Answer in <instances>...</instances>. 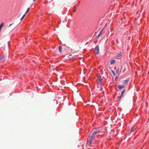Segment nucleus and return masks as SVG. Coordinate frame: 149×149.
Listing matches in <instances>:
<instances>
[{
  "label": "nucleus",
  "instance_id": "11",
  "mask_svg": "<svg viewBox=\"0 0 149 149\" xmlns=\"http://www.w3.org/2000/svg\"><path fill=\"white\" fill-rule=\"evenodd\" d=\"M62 49V48L61 46H59L58 47V49L60 52H61V50Z\"/></svg>",
  "mask_w": 149,
  "mask_h": 149
},
{
  "label": "nucleus",
  "instance_id": "4",
  "mask_svg": "<svg viewBox=\"0 0 149 149\" xmlns=\"http://www.w3.org/2000/svg\"><path fill=\"white\" fill-rule=\"evenodd\" d=\"M95 135H93V133H92V135L91 136L90 138L89 143L90 145H91V143L93 141V139L94 136Z\"/></svg>",
  "mask_w": 149,
  "mask_h": 149
},
{
  "label": "nucleus",
  "instance_id": "6",
  "mask_svg": "<svg viewBox=\"0 0 149 149\" xmlns=\"http://www.w3.org/2000/svg\"><path fill=\"white\" fill-rule=\"evenodd\" d=\"M98 83L100 85H101V76L99 75L98 76V79L97 80Z\"/></svg>",
  "mask_w": 149,
  "mask_h": 149
},
{
  "label": "nucleus",
  "instance_id": "12",
  "mask_svg": "<svg viewBox=\"0 0 149 149\" xmlns=\"http://www.w3.org/2000/svg\"><path fill=\"white\" fill-rule=\"evenodd\" d=\"M101 34H102L101 33H100L99 32V33L98 35V36L96 37V39H97L98 38L100 37V35H101Z\"/></svg>",
  "mask_w": 149,
  "mask_h": 149
},
{
  "label": "nucleus",
  "instance_id": "21",
  "mask_svg": "<svg viewBox=\"0 0 149 149\" xmlns=\"http://www.w3.org/2000/svg\"><path fill=\"white\" fill-rule=\"evenodd\" d=\"M76 9L77 8H76V9L74 10V11H73V12L74 13L76 11Z\"/></svg>",
  "mask_w": 149,
  "mask_h": 149
},
{
  "label": "nucleus",
  "instance_id": "10",
  "mask_svg": "<svg viewBox=\"0 0 149 149\" xmlns=\"http://www.w3.org/2000/svg\"><path fill=\"white\" fill-rule=\"evenodd\" d=\"M128 79H127L124 80V83L125 84H127L128 83Z\"/></svg>",
  "mask_w": 149,
  "mask_h": 149
},
{
  "label": "nucleus",
  "instance_id": "1",
  "mask_svg": "<svg viewBox=\"0 0 149 149\" xmlns=\"http://www.w3.org/2000/svg\"><path fill=\"white\" fill-rule=\"evenodd\" d=\"M15 25H14L13 23H12L9 25L8 29L9 31H12L15 29Z\"/></svg>",
  "mask_w": 149,
  "mask_h": 149
},
{
  "label": "nucleus",
  "instance_id": "8",
  "mask_svg": "<svg viewBox=\"0 0 149 149\" xmlns=\"http://www.w3.org/2000/svg\"><path fill=\"white\" fill-rule=\"evenodd\" d=\"M124 86H121V85H119L118 86V88L120 89H121L122 88H123L124 87Z\"/></svg>",
  "mask_w": 149,
  "mask_h": 149
},
{
  "label": "nucleus",
  "instance_id": "9",
  "mask_svg": "<svg viewBox=\"0 0 149 149\" xmlns=\"http://www.w3.org/2000/svg\"><path fill=\"white\" fill-rule=\"evenodd\" d=\"M4 55H2V56H0V61L3 59L4 58Z\"/></svg>",
  "mask_w": 149,
  "mask_h": 149
},
{
  "label": "nucleus",
  "instance_id": "7",
  "mask_svg": "<svg viewBox=\"0 0 149 149\" xmlns=\"http://www.w3.org/2000/svg\"><path fill=\"white\" fill-rule=\"evenodd\" d=\"M115 62V60H112L110 61V63L111 64L114 63Z\"/></svg>",
  "mask_w": 149,
  "mask_h": 149
},
{
  "label": "nucleus",
  "instance_id": "2",
  "mask_svg": "<svg viewBox=\"0 0 149 149\" xmlns=\"http://www.w3.org/2000/svg\"><path fill=\"white\" fill-rule=\"evenodd\" d=\"M94 52L96 54H99V48L98 45H97L95 48Z\"/></svg>",
  "mask_w": 149,
  "mask_h": 149
},
{
  "label": "nucleus",
  "instance_id": "15",
  "mask_svg": "<svg viewBox=\"0 0 149 149\" xmlns=\"http://www.w3.org/2000/svg\"><path fill=\"white\" fill-rule=\"evenodd\" d=\"M30 10V8H28L26 11V12H25V14H26Z\"/></svg>",
  "mask_w": 149,
  "mask_h": 149
},
{
  "label": "nucleus",
  "instance_id": "3",
  "mask_svg": "<svg viewBox=\"0 0 149 149\" xmlns=\"http://www.w3.org/2000/svg\"><path fill=\"white\" fill-rule=\"evenodd\" d=\"M125 91V89L123 90L121 92V94L120 96H119L118 97V100H120L121 98L123 96V94Z\"/></svg>",
  "mask_w": 149,
  "mask_h": 149
},
{
  "label": "nucleus",
  "instance_id": "20",
  "mask_svg": "<svg viewBox=\"0 0 149 149\" xmlns=\"http://www.w3.org/2000/svg\"><path fill=\"white\" fill-rule=\"evenodd\" d=\"M103 31H102V30H101L100 32V33H102V32Z\"/></svg>",
  "mask_w": 149,
  "mask_h": 149
},
{
  "label": "nucleus",
  "instance_id": "22",
  "mask_svg": "<svg viewBox=\"0 0 149 149\" xmlns=\"http://www.w3.org/2000/svg\"><path fill=\"white\" fill-rule=\"evenodd\" d=\"M74 8H75V9L76 8H77L76 7V6H75H75H74Z\"/></svg>",
  "mask_w": 149,
  "mask_h": 149
},
{
  "label": "nucleus",
  "instance_id": "16",
  "mask_svg": "<svg viewBox=\"0 0 149 149\" xmlns=\"http://www.w3.org/2000/svg\"><path fill=\"white\" fill-rule=\"evenodd\" d=\"M119 69H116V72L117 73V74H118L119 71Z\"/></svg>",
  "mask_w": 149,
  "mask_h": 149
},
{
  "label": "nucleus",
  "instance_id": "24",
  "mask_svg": "<svg viewBox=\"0 0 149 149\" xmlns=\"http://www.w3.org/2000/svg\"><path fill=\"white\" fill-rule=\"evenodd\" d=\"M21 15V14H20L19 15V17H20V16Z\"/></svg>",
  "mask_w": 149,
  "mask_h": 149
},
{
  "label": "nucleus",
  "instance_id": "26",
  "mask_svg": "<svg viewBox=\"0 0 149 149\" xmlns=\"http://www.w3.org/2000/svg\"><path fill=\"white\" fill-rule=\"evenodd\" d=\"M117 78V77H116V78H115V79H116V78Z\"/></svg>",
  "mask_w": 149,
  "mask_h": 149
},
{
  "label": "nucleus",
  "instance_id": "14",
  "mask_svg": "<svg viewBox=\"0 0 149 149\" xmlns=\"http://www.w3.org/2000/svg\"><path fill=\"white\" fill-rule=\"evenodd\" d=\"M3 22H2V23H1V24L0 25V28H1L2 27H3Z\"/></svg>",
  "mask_w": 149,
  "mask_h": 149
},
{
  "label": "nucleus",
  "instance_id": "23",
  "mask_svg": "<svg viewBox=\"0 0 149 149\" xmlns=\"http://www.w3.org/2000/svg\"><path fill=\"white\" fill-rule=\"evenodd\" d=\"M103 29H103H103H102V30H102V31H103Z\"/></svg>",
  "mask_w": 149,
  "mask_h": 149
},
{
  "label": "nucleus",
  "instance_id": "13",
  "mask_svg": "<svg viewBox=\"0 0 149 149\" xmlns=\"http://www.w3.org/2000/svg\"><path fill=\"white\" fill-rule=\"evenodd\" d=\"M26 14H25V13L22 16V17L21 19H20V20H22V19H23V18L25 17V15Z\"/></svg>",
  "mask_w": 149,
  "mask_h": 149
},
{
  "label": "nucleus",
  "instance_id": "25",
  "mask_svg": "<svg viewBox=\"0 0 149 149\" xmlns=\"http://www.w3.org/2000/svg\"><path fill=\"white\" fill-rule=\"evenodd\" d=\"M36 1V0H33V1Z\"/></svg>",
  "mask_w": 149,
  "mask_h": 149
},
{
  "label": "nucleus",
  "instance_id": "19",
  "mask_svg": "<svg viewBox=\"0 0 149 149\" xmlns=\"http://www.w3.org/2000/svg\"><path fill=\"white\" fill-rule=\"evenodd\" d=\"M111 72H112L113 74V75H115V74L113 70H111Z\"/></svg>",
  "mask_w": 149,
  "mask_h": 149
},
{
  "label": "nucleus",
  "instance_id": "5",
  "mask_svg": "<svg viewBox=\"0 0 149 149\" xmlns=\"http://www.w3.org/2000/svg\"><path fill=\"white\" fill-rule=\"evenodd\" d=\"M100 132V130L99 129L96 130L94 131L93 133V135H95L97 134L98 133Z\"/></svg>",
  "mask_w": 149,
  "mask_h": 149
},
{
  "label": "nucleus",
  "instance_id": "17",
  "mask_svg": "<svg viewBox=\"0 0 149 149\" xmlns=\"http://www.w3.org/2000/svg\"><path fill=\"white\" fill-rule=\"evenodd\" d=\"M122 55L121 53L120 52V53L118 56H117V57H120Z\"/></svg>",
  "mask_w": 149,
  "mask_h": 149
},
{
  "label": "nucleus",
  "instance_id": "18",
  "mask_svg": "<svg viewBox=\"0 0 149 149\" xmlns=\"http://www.w3.org/2000/svg\"><path fill=\"white\" fill-rule=\"evenodd\" d=\"M133 127H132L131 128V130H130L131 132H133L134 131V130L133 129Z\"/></svg>",
  "mask_w": 149,
  "mask_h": 149
}]
</instances>
